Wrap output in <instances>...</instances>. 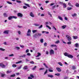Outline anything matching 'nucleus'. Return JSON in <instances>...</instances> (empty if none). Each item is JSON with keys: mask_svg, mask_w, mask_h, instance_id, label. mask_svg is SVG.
I'll use <instances>...</instances> for the list:
<instances>
[{"mask_svg": "<svg viewBox=\"0 0 79 79\" xmlns=\"http://www.w3.org/2000/svg\"><path fill=\"white\" fill-rule=\"evenodd\" d=\"M66 37H67L68 40L69 41H71L72 39L71 36L68 35H66Z\"/></svg>", "mask_w": 79, "mask_h": 79, "instance_id": "obj_1", "label": "nucleus"}, {"mask_svg": "<svg viewBox=\"0 0 79 79\" xmlns=\"http://www.w3.org/2000/svg\"><path fill=\"white\" fill-rule=\"evenodd\" d=\"M31 30L29 29L27 32V36H31Z\"/></svg>", "mask_w": 79, "mask_h": 79, "instance_id": "obj_2", "label": "nucleus"}, {"mask_svg": "<svg viewBox=\"0 0 79 79\" xmlns=\"http://www.w3.org/2000/svg\"><path fill=\"white\" fill-rule=\"evenodd\" d=\"M23 15L21 13H18L17 14V16L18 17H20V18H22Z\"/></svg>", "mask_w": 79, "mask_h": 79, "instance_id": "obj_3", "label": "nucleus"}, {"mask_svg": "<svg viewBox=\"0 0 79 79\" xmlns=\"http://www.w3.org/2000/svg\"><path fill=\"white\" fill-rule=\"evenodd\" d=\"M54 53L55 52H54V51H53V50H50L49 52V53L50 55H53L54 54Z\"/></svg>", "mask_w": 79, "mask_h": 79, "instance_id": "obj_4", "label": "nucleus"}, {"mask_svg": "<svg viewBox=\"0 0 79 79\" xmlns=\"http://www.w3.org/2000/svg\"><path fill=\"white\" fill-rule=\"evenodd\" d=\"M45 25H46V27H48L49 29H51V28L49 26L47 25V24H48V22H45Z\"/></svg>", "mask_w": 79, "mask_h": 79, "instance_id": "obj_5", "label": "nucleus"}, {"mask_svg": "<svg viewBox=\"0 0 79 79\" xmlns=\"http://www.w3.org/2000/svg\"><path fill=\"white\" fill-rule=\"evenodd\" d=\"M0 66H1L2 68H5V65L3 64L2 63L0 64Z\"/></svg>", "mask_w": 79, "mask_h": 79, "instance_id": "obj_6", "label": "nucleus"}, {"mask_svg": "<svg viewBox=\"0 0 79 79\" xmlns=\"http://www.w3.org/2000/svg\"><path fill=\"white\" fill-rule=\"evenodd\" d=\"M30 16L32 18H34V14L32 12H30Z\"/></svg>", "mask_w": 79, "mask_h": 79, "instance_id": "obj_7", "label": "nucleus"}, {"mask_svg": "<svg viewBox=\"0 0 79 79\" xmlns=\"http://www.w3.org/2000/svg\"><path fill=\"white\" fill-rule=\"evenodd\" d=\"M9 30H6L4 31L3 33L4 34H8L9 33Z\"/></svg>", "mask_w": 79, "mask_h": 79, "instance_id": "obj_8", "label": "nucleus"}, {"mask_svg": "<svg viewBox=\"0 0 79 79\" xmlns=\"http://www.w3.org/2000/svg\"><path fill=\"white\" fill-rule=\"evenodd\" d=\"M35 35L37 36V37H40L42 35V34L39 33H37L35 34Z\"/></svg>", "mask_w": 79, "mask_h": 79, "instance_id": "obj_9", "label": "nucleus"}, {"mask_svg": "<svg viewBox=\"0 0 79 79\" xmlns=\"http://www.w3.org/2000/svg\"><path fill=\"white\" fill-rule=\"evenodd\" d=\"M56 69L57 70L58 72H61V69L59 67H57L56 68Z\"/></svg>", "mask_w": 79, "mask_h": 79, "instance_id": "obj_10", "label": "nucleus"}, {"mask_svg": "<svg viewBox=\"0 0 79 79\" xmlns=\"http://www.w3.org/2000/svg\"><path fill=\"white\" fill-rule=\"evenodd\" d=\"M68 57L70 58H73V56L71 55H69L68 56Z\"/></svg>", "mask_w": 79, "mask_h": 79, "instance_id": "obj_11", "label": "nucleus"}, {"mask_svg": "<svg viewBox=\"0 0 79 79\" xmlns=\"http://www.w3.org/2000/svg\"><path fill=\"white\" fill-rule=\"evenodd\" d=\"M48 76L49 77H51V78H52V77H53V75L48 74Z\"/></svg>", "mask_w": 79, "mask_h": 79, "instance_id": "obj_12", "label": "nucleus"}, {"mask_svg": "<svg viewBox=\"0 0 79 79\" xmlns=\"http://www.w3.org/2000/svg\"><path fill=\"white\" fill-rule=\"evenodd\" d=\"M3 16L4 17H5V18H6V17H7L8 15L6 14V13H4L3 14Z\"/></svg>", "mask_w": 79, "mask_h": 79, "instance_id": "obj_13", "label": "nucleus"}, {"mask_svg": "<svg viewBox=\"0 0 79 79\" xmlns=\"http://www.w3.org/2000/svg\"><path fill=\"white\" fill-rule=\"evenodd\" d=\"M64 55L65 56H67L68 57V56L69 55V54L65 52L64 53Z\"/></svg>", "mask_w": 79, "mask_h": 79, "instance_id": "obj_14", "label": "nucleus"}, {"mask_svg": "<svg viewBox=\"0 0 79 79\" xmlns=\"http://www.w3.org/2000/svg\"><path fill=\"white\" fill-rule=\"evenodd\" d=\"M38 55L36 56V57H39V56H40V55H41V54L39 53V52H38Z\"/></svg>", "mask_w": 79, "mask_h": 79, "instance_id": "obj_15", "label": "nucleus"}, {"mask_svg": "<svg viewBox=\"0 0 79 79\" xmlns=\"http://www.w3.org/2000/svg\"><path fill=\"white\" fill-rule=\"evenodd\" d=\"M73 17H75L77 16V14L76 13L74 14L73 15H72Z\"/></svg>", "mask_w": 79, "mask_h": 79, "instance_id": "obj_16", "label": "nucleus"}, {"mask_svg": "<svg viewBox=\"0 0 79 79\" xmlns=\"http://www.w3.org/2000/svg\"><path fill=\"white\" fill-rule=\"evenodd\" d=\"M58 18L60 20H61V21H63V18L61 16H58Z\"/></svg>", "mask_w": 79, "mask_h": 79, "instance_id": "obj_17", "label": "nucleus"}, {"mask_svg": "<svg viewBox=\"0 0 79 79\" xmlns=\"http://www.w3.org/2000/svg\"><path fill=\"white\" fill-rule=\"evenodd\" d=\"M22 63V61L20 60L18 62H16L15 63L16 64H19V63Z\"/></svg>", "mask_w": 79, "mask_h": 79, "instance_id": "obj_18", "label": "nucleus"}, {"mask_svg": "<svg viewBox=\"0 0 79 79\" xmlns=\"http://www.w3.org/2000/svg\"><path fill=\"white\" fill-rule=\"evenodd\" d=\"M12 72V71H11V70L7 71L6 72V73L7 74H8L9 73H11Z\"/></svg>", "mask_w": 79, "mask_h": 79, "instance_id": "obj_19", "label": "nucleus"}, {"mask_svg": "<svg viewBox=\"0 0 79 79\" xmlns=\"http://www.w3.org/2000/svg\"><path fill=\"white\" fill-rule=\"evenodd\" d=\"M56 47V45H52L51 46V47Z\"/></svg>", "mask_w": 79, "mask_h": 79, "instance_id": "obj_20", "label": "nucleus"}, {"mask_svg": "<svg viewBox=\"0 0 79 79\" xmlns=\"http://www.w3.org/2000/svg\"><path fill=\"white\" fill-rule=\"evenodd\" d=\"M26 56V55L24 54L22 56H21L20 57H22V58H25Z\"/></svg>", "mask_w": 79, "mask_h": 79, "instance_id": "obj_21", "label": "nucleus"}, {"mask_svg": "<svg viewBox=\"0 0 79 79\" xmlns=\"http://www.w3.org/2000/svg\"><path fill=\"white\" fill-rule=\"evenodd\" d=\"M68 5L69 6H71V7H73V6L71 5V3H70V2H69Z\"/></svg>", "mask_w": 79, "mask_h": 79, "instance_id": "obj_22", "label": "nucleus"}, {"mask_svg": "<svg viewBox=\"0 0 79 79\" xmlns=\"http://www.w3.org/2000/svg\"><path fill=\"white\" fill-rule=\"evenodd\" d=\"M75 46L76 47H79V44L78 43H76L75 44Z\"/></svg>", "mask_w": 79, "mask_h": 79, "instance_id": "obj_23", "label": "nucleus"}, {"mask_svg": "<svg viewBox=\"0 0 79 79\" xmlns=\"http://www.w3.org/2000/svg\"><path fill=\"white\" fill-rule=\"evenodd\" d=\"M1 74V77H4L5 76V74L2 73Z\"/></svg>", "mask_w": 79, "mask_h": 79, "instance_id": "obj_24", "label": "nucleus"}, {"mask_svg": "<svg viewBox=\"0 0 79 79\" xmlns=\"http://www.w3.org/2000/svg\"><path fill=\"white\" fill-rule=\"evenodd\" d=\"M66 27V25H64L62 26V28H63V29H65Z\"/></svg>", "mask_w": 79, "mask_h": 79, "instance_id": "obj_25", "label": "nucleus"}, {"mask_svg": "<svg viewBox=\"0 0 79 79\" xmlns=\"http://www.w3.org/2000/svg\"><path fill=\"white\" fill-rule=\"evenodd\" d=\"M58 64H59V65H60V66H63V64H62V63H61V62H58Z\"/></svg>", "mask_w": 79, "mask_h": 79, "instance_id": "obj_26", "label": "nucleus"}, {"mask_svg": "<svg viewBox=\"0 0 79 79\" xmlns=\"http://www.w3.org/2000/svg\"><path fill=\"white\" fill-rule=\"evenodd\" d=\"M12 19H17V17L15 16H12Z\"/></svg>", "mask_w": 79, "mask_h": 79, "instance_id": "obj_27", "label": "nucleus"}, {"mask_svg": "<svg viewBox=\"0 0 79 79\" xmlns=\"http://www.w3.org/2000/svg\"><path fill=\"white\" fill-rule=\"evenodd\" d=\"M63 5L64 8H66V5L65 3L63 4Z\"/></svg>", "mask_w": 79, "mask_h": 79, "instance_id": "obj_28", "label": "nucleus"}, {"mask_svg": "<svg viewBox=\"0 0 79 79\" xmlns=\"http://www.w3.org/2000/svg\"><path fill=\"white\" fill-rule=\"evenodd\" d=\"M76 6H77V7H79V3H76Z\"/></svg>", "mask_w": 79, "mask_h": 79, "instance_id": "obj_29", "label": "nucleus"}, {"mask_svg": "<svg viewBox=\"0 0 79 79\" xmlns=\"http://www.w3.org/2000/svg\"><path fill=\"white\" fill-rule=\"evenodd\" d=\"M16 2H17V3H21V1H18V0H17L16 1Z\"/></svg>", "mask_w": 79, "mask_h": 79, "instance_id": "obj_30", "label": "nucleus"}, {"mask_svg": "<svg viewBox=\"0 0 79 79\" xmlns=\"http://www.w3.org/2000/svg\"><path fill=\"white\" fill-rule=\"evenodd\" d=\"M73 38L74 39H77V36H73Z\"/></svg>", "mask_w": 79, "mask_h": 79, "instance_id": "obj_31", "label": "nucleus"}, {"mask_svg": "<svg viewBox=\"0 0 79 79\" xmlns=\"http://www.w3.org/2000/svg\"><path fill=\"white\" fill-rule=\"evenodd\" d=\"M48 72V70H47V69L46 70V71L44 73V75H45V74H46V73H47Z\"/></svg>", "mask_w": 79, "mask_h": 79, "instance_id": "obj_32", "label": "nucleus"}, {"mask_svg": "<svg viewBox=\"0 0 79 79\" xmlns=\"http://www.w3.org/2000/svg\"><path fill=\"white\" fill-rule=\"evenodd\" d=\"M72 9V7H68L67 8L68 10H71Z\"/></svg>", "mask_w": 79, "mask_h": 79, "instance_id": "obj_33", "label": "nucleus"}, {"mask_svg": "<svg viewBox=\"0 0 79 79\" xmlns=\"http://www.w3.org/2000/svg\"><path fill=\"white\" fill-rule=\"evenodd\" d=\"M30 77L31 78H34V76L32 74H31L30 75Z\"/></svg>", "mask_w": 79, "mask_h": 79, "instance_id": "obj_34", "label": "nucleus"}, {"mask_svg": "<svg viewBox=\"0 0 79 79\" xmlns=\"http://www.w3.org/2000/svg\"><path fill=\"white\" fill-rule=\"evenodd\" d=\"M42 27H43V25H41L38 27V29H41V28H42Z\"/></svg>", "mask_w": 79, "mask_h": 79, "instance_id": "obj_35", "label": "nucleus"}, {"mask_svg": "<svg viewBox=\"0 0 79 79\" xmlns=\"http://www.w3.org/2000/svg\"><path fill=\"white\" fill-rule=\"evenodd\" d=\"M43 65H44L45 67H46V68H48V67L47 66V65H46V64L44 63L43 64Z\"/></svg>", "mask_w": 79, "mask_h": 79, "instance_id": "obj_36", "label": "nucleus"}, {"mask_svg": "<svg viewBox=\"0 0 79 79\" xmlns=\"http://www.w3.org/2000/svg\"><path fill=\"white\" fill-rule=\"evenodd\" d=\"M9 20H11V19H12V16H10L8 18Z\"/></svg>", "mask_w": 79, "mask_h": 79, "instance_id": "obj_37", "label": "nucleus"}, {"mask_svg": "<svg viewBox=\"0 0 79 79\" xmlns=\"http://www.w3.org/2000/svg\"><path fill=\"white\" fill-rule=\"evenodd\" d=\"M27 69V66H25L23 68V69Z\"/></svg>", "mask_w": 79, "mask_h": 79, "instance_id": "obj_38", "label": "nucleus"}, {"mask_svg": "<svg viewBox=\"0 0 79 79\" xmlns=\"http://www.w3.org/2000/svg\"><path fill=\"white\" fill-rule=\"evenodd\" d=\"M40 41L41 43H43L44 42V39H41Z\"/></svg>", "mask_w": 79, "mask_h": 79, "instance_id": "obj_39", "label": "nucleus"}, {"mask_svg": "<svg viewBox=\"0 0 79 79\" xmlns=\"http://www.w3.org/2000/svg\"><path fill=\"white\" fill-rule=\"evenodd\" d=\"M0 50H1V51H5V49H4L3 48H0Z\"/></svg>", "mask_w": 79, "mask_h": 79, "instance_id": "obj_40", "label": "nucleus"}, {"mask_svg": "<svg viewBox=\"0 0 79 79\" xmlns=\"http://www.w3.org/2000/svg\"><path fill=\"white\" fill-rule=\"evenodd\" d=\"M72 69H76V67L75 66H73Z\"/></svg>", "mask_w": 79, "mask_h": 79, "instance_id": "obj_41", "label": "nucleus"}, {"mask_svg": "<svg viewBox=\"0 0 79 79\" xmlns=\"http://www.w3.org/2000/svg\"><path fill=\"white\" fill-rule=\"evenodd\" d=\"M12 67L13 68H16V65L15 64H13L12 65Z\"/></svg>", "mask_w": 79, "mask_h": 79, "instance_id": "obj_42", "label": "nucleus"}, {"mask_svg": "<svg viewBox=\"0 0 79 79\" xmlns=\"http://www.w3.org/2000/svg\"><path fill=\"white\" fill-rule=\"evenodd\" d=\"M55 75L56 76H59L60 75V74L59 73H56L55 74Z\"/></svg>", "mask_w": 79, "mask_h": 79, "instance_id": "obj_43", "label": "nucleus"}, {"mask_svg": "<svg viewBox=\"0 0 79 79\" xmlns=\"http://www.w3.org/2000/svg\"><path fill=\"white\" fill-rule=\"evenodd\" d=\"M44 45L45 47H47V43H45L44 44Z\"/></svg>", "mask_w": 79, "mask_h": 79, "instance_id": "obj_44", "label": "nucleus"}, {"mask_svg": "<svg viewBox=\"0 0 79 79\" xmlns=\"http://www.w3.org/2000/svg\"><path fill=\"white\" fill-rule=\"evenodd\" d=\"M7 3H8V4H10V5L12 4V3H11V2H10L9 1L7 2Z\"/></svg>", "mask_w": 79, "mask_h": 79, "instance_id": "obj_45", "label": "nucleus"}, {"mask_svg": "<svg viewBox=\"0 0 79 79\" xmlns=\"http://www.w3.org/2000/svg\"><path fill=\"white\" fill-rule=\"evenodd\" d=\"M21 66H19V67L17 68V69H21Z\"/></svg>", "mask_w": 79, "mask_h": 79, "instance_id": "obj_46", "label": "nucleus"}, {"mask_svg": "<svg viewBox=\"0 0 79 79\" xmlns=\"http://www.w3.org/2000/svg\"><path fill=\"white\" fill-rule=\"evenodd\" d=\"M67 44H68L69 45H70L71 44V42L69 41L67 43Z\"/></svg>", "mask_w": 79, "mask_h": 79, "instance_id": "obj_47", "label": "nucleus"}, {"mask_svg": "<svg viewBox=\"0 0 79 79\" xmlns=\"http://www.w3.org/2000/svg\"><path fill=\"white\" fill-rule=\"evenodd\" d=\"M9 56H14V54H11L9 55Z\"/></svg>", "mask_w": 79, "mask_h": 79, "instance_id": "obj_48", "label": "nucleus"}, {"mask_svg": "<svg viewBox=\"0 0 79 79\" xmlns=\"http://www.w3.org/2000/svg\"><path fill=\"white\" fill-rule=\"evenodd\" d=\"M37 31V30H33L32 32H33V33H35V32H36Z\"/></svg>", "mask_w": 79, "mask_h": 79, "instance_id": "obj_49", "label": "nucleus"}, {"mask_svg": "<svg viewBox=\"0 0 79 79\" xmlns=\"http://www.w3.org/2000/svg\"><path fill=\"white\" fill-rule=\"evenodd\" d=\"M17 27L19 28H22V27H23L22 26H20L19 25H18L17 26Z\"/></svg>", "mask_w": 79, "mask_h": 79, "instance_id": "obj_50", "label": "nucleus"}, {"mask_svg": "<svg viewBox=\"0 0 79 79\" xmlns=\"http://www.w3.org/2000/svg\"><path fill=\"white\" fill-rule=\"evenodd\" d=\"M34 25H35V26H39V24H34Z\"/></svg>", "mask_w": 79, "mask_h": 79, "instance_id": "obj_51", "label": "nucleus"}, {"mask_svg": "<svg viewBox=\"0 0 79 79\" xmlns=\"http://www.w3.org/2000/svg\"><path fill=\"white\" fill-rule=\"evenodd\" d=\"M18 33L19 34H21V31L19 30L17 31Z\"/></svg>", "mask_w": 79, "mask_h": 79, "instance_id": "obj_52", "label": "nucleus"}, {"mask_svg": "<svg viewBox=\"0 0 79 79\" xmlns=\"http://www.w3.org/2000/svg\"><path fill=\"white\" fill-rule=\"evenodd\" d=\"M16 48V49L17 50H19V49H20V48H19V47H15Z\"/></svg>", "mask_w": 79, "mask_h": 79, "instance_id": "obj_53", "label": "nucleus"}, {"mask_svg": "<svg viewBox=\"0 0 79 79\" xmlns=\"http://www.w3.org/2000/svg\"><path fill=\"white\" fill-rule=\"evenodd\" d=\"M48 70H49V72H53V70H51V69H49Z\"/></svg>", "mask_w": 79, "mask_h": 79, "instance_id": "obj_54", "label": "nucleus"}, {"mask_svg": "<svg viewBox=\"0 0 79 79\" xmlns=\"http://www.w3.org/2000/svg\"><path fill=\"white\" fill-rule=\"evenodd\" d=\"M55 43H56V44H58V43H60V41L58 40V41H56Z\"/></svg>", "mask_w": 79, "mask_h": 79, "instance_id": "obj_55", "label": "nucleus"}, {"mask_svg": "<svg viewBox=\"0 0 79 79\" xmlns=\"http://www.w3.org/2000/svg\"><path fill=\"white\" fill-rule=\"evenodd\" d=\"M29 52V50L28 49H27L26 50V53H28V52Z\"/></svg>", "mask_w": 79, "mask_h": 79, "instance_id": "obj_56", "label": "nucleus"}, {"mask_svg": "<svg viewBox=\"0 0 79 79\" xmlns=\"http://www.w3.org/2000/svg\"><path fill=\"white\" fill-rule=\"evenodd\" d=\"M25 5H26V6H28V7H29V4H25Z\"/></svg>", "mask_w": 79, "mask_h": 79, "instance_id": "obj_57", "label": "nucleus"}, {"mask_svg": "<svg viewBox=\"0 0 79 79\" xmlns=\"http://www.w3.org/2000/svg\"><path fill=\"white\" fill-rule=\"evenodd\" d=\"M30 63H31V64H34V62L33 61H31L30 62Z\"/></svg>", "mask_w": 79, "mask_h": 79, "instance_id": "obj_58", "label": "nucleus"}, {"mask_svg": "<svg viewBox=\"0 0 79 79\" xmlns=\"http://www.w3.org/2000/svg\"><path fill=\"white\" fill-rule=\"evenodd\" d=\"M36 66H35L32 69V70H35V68H36Z\"/></svg>", "mask_w": 79, "mask_h": 79, "instance_id": "obj_59", "label": "nucleus"}, {"mask_svg": "<svg viewBox=\"0 0 79 79\" xmlns=\"http://www.w3.org/2000/svg\"><path fill=\"white\" fill-rule=\"evenodd\" d=\"M27 6H23V8L24 9H26V8H27Z\"/></svg>", "mask_w": 79, "mask_h": 79, "instance_id": "obj_60", "label": "nucleus"}, {"mask_svg": "<svg viewBox=\"0 0 79 79\" xmlns=\"http://www.w3.org/2000/svg\"><path fill=\"white\" fill-rule=\"evenodd\" d=\"M27 55L28 56H31V53H28L27 54Z\"/></svg>", "mask_w": 79, "mask_h": 79, "instance_id": "obj_61", "label": "nucleus"}, {"mask_svg": "<svg viewBox=\"0 0 79 79\" xmlns=\"http://www.w3.org/2000/svg\"><path fill=\"white\" fill-rule=\"evenodd\" d=\"M5 60H8V57H5Z\"/></svg>", "mask_w": 79, "mask_h": 79, "instance_id": "obj_62", "label": "nucleus"}, {"mask_svg": "<svg viewBox=\"0 0 79 79\" xmlns=\"http://www.w3.org/2000/svg\"><path fill=\"white\" fill-rule=\"evenodd\" d=\"M25 61H29V60L27 59H25Z\"/></svg>", "mask_w": 79, "mask_h": 79, "instance_id": "obj_63", "label": "nucleus"}, {"mask_svg": "<svg viewBox=\"0 0 79 79\" xmlns=\"http://www.w3.org/2000/svg\"><path fill=\"white\" fill-rule=\"evenodd\" d=\"M15 74L11 75L10 76L11 77H15Z\"/></svg>", "mask_w": 79, "mask_h": 79, "instance_id": "obj_64", "label": "nucleus"}]
</instances>
